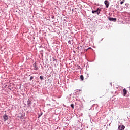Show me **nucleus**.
Here are the masks:
<instances>
[{"instance_id":"obj_1","label":"nucleus","mask_w":130,"mask_h":130,"mask_svg":"<svg viewBox=\"0 0 130 130\" xmlns=\"http://www.w3.org/2000/svg\"><path fill=\"white\" fill-rule=\"evenodd\" d=\"M101 11V9L98 8V9L96 10H92V14H95L96 13V14L99 15V14H100Z\"/></svg>"},{"instance_id":"obj_2","label":"nucleus","mask_w":130,"mask_h":130,"mask_svg":"<svg viewBox=\"0 0 130 130\" xmlns=\"http://www.w3.org/2000/svg\"><path fill=\"white\" fill-rule=\"evenodd\" d=\"M104 4L106 5V8L109 7V2H108V1H105Z\"/></svg>"},{"instance_id":"obj_3","label":"nucleus","mask_w":130,"mask_h":130,"mask_svg":"<svg viewBox=\"0 0 130 130\" xmlns=\"http://www.w3.org/2000/svg\"><path fill=\"white\" fill-rule=\"evenodd\" d=\"M124 128H125V126H124V125H120V126H119L118 127L119 130H123L124 129Z\"/></svg>"},{"instance_id":"obj_4","label":"nucleus","mask_w":130,"mask_h":130,"mask_svg":"<svg viewBox=\"0 0 130 130\" xmlns=\"http://www.w3.org/2000/svg\"><path fill=\"white\" fill-rule=\"evenodd\" d=\"M3 118H4V121H6V120H8V119H9V117H8V115H4Z\"/></svg>"},{"instance_id":"obj_5","label":"nucleus","mask_w":130,"mask_h":130,"mask_svg":"<svg viewBox=\"0 0 130 130\" xmlns=\"http://www.w3.org/2000/svg\"><path fill=\"white\" fill-rule=\"evenodd\" d=\"M127 94V90L125 88L123 89V96H125Z\"/></svg>"},{"instance_id":"obj_6","label":"nucleus","mask_w":130,"mask_h":130,"mask_svg":"<svg viewBox=\"0 0 130 130\" xmlns=\"http://www.w3.org/2000/svg\"><path fill=\"white\" fill-rule=\"evenodd\" d=\"M110 21H113V22H116V18H109Z\"/></svg>"},{"instance_id":"obj_7","label":"nucleus","mask_w":130,"mask_h":130,"mask_svg":"<svg viewBox=\"0 0 130 130\" xmlns=\"http://www.w3.org/2000/svg\"><path fill=\"white\" fill-rule=\"evenodd\" d=\"M80 79H81V81H84V76L81 75Z\"/></svg>"},{"instance_id":"obj_8","label":"nucleus","mask_w":130,"mask_h":130,"mask_svg":"<svg viewBox=\"0 0 130 130\" xmlns=\"http://www.w3.org/2000/svg\"><path fill=\"white\" fill-rule=\"evenodd\" d=\"M40 80H41L42 81V80H43V76H40Z\"/></svg>"},{"instance_id":"obj_9","label":"nucleus","mask_w":130,"mask_h":130,"mask_svg":"<svg viewBox=\"0 0 130 130\" xmlns=\"http://www.w3.org/2000/svg\"><path fill=\"white\" fill-rule=\"evenodd\" d=\"M124 2H125V0H123L122 2H120L121 5H122V4H123V3H124Z\"/></svg>"},{"instance_id":"obj_10","label":"nucleus","mask_w":130,"mask_h":130,"mask_svg":"<svg viewBox=\"0 0 130 130\" xmlns=\"http://www.w3.org/2000/svg\"><path fill=\"white\" fill-rule=\"evenodd\" d=\"M34 78V77H33V76H31L30 77V80L31 81V80H33V78Z\"/></svg>"},{"instance_id":"obj_11","label":"nucleus","mask_w":130,"mask_h":130,"mask_svg":"<svg viewBox=\"0 0 130 130\" xmlns=\"http://www.w3.org/2000/svg\"><path fill=\"white\" fill-rule=\"evenodd\" d=\"M71 107H72V108H73V109H74V104H71Z\"/></svg>"},{"instance_id":"obj_12","label":"nucleus","mask_w":130,"mask_h":130,"mask_svg":"<svg viewBox=\"0 0 130 130\" xmlns=\"http://www.w3.org/2000/svg\"><path fill=\"white\" fill-rule=\"evenodd\" d=\"M68 43H69V44H72V41H69Z\"/></svg>"}]
</instances>
